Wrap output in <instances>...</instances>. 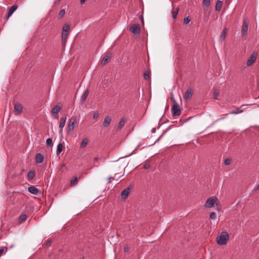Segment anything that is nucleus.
<instances>
[{
	"mask_svg": "<svg viewBox=\"0 0 259 259\" xmlns=\"http://www.w3.org/2000/svg\"><path fill=\"white\" fill-rule=\"evenodd\" d=\"M229 235L227 232H223L217 239V243L219 245H225L229 239Z\"/></svg>",
	"mask_w": 259,
	"mask_h": 259,
	"instance_id": "nucleus-1",
	"label": "nucleus"
},
{
	"mask_svg": "<svg viewBox=\"0 0 259 259\" xmlns=\"http://www.w3.org/2000/svg\"><path fill=\"white\" fill-rule=\"evenodd\" d=\"M77 122V118L76 116H72L69 120L67 126V132L70 133L72 132Z\"/></svg>",
	"mask_w": 259,
	"mask_h": 259,
	"instance_id": "nucleus-2",
	"label": "nucleus"
},
{
	"mask_svg": "<svg viewBox=\"0 0 259 259\" xmlns=\"http://www.w3.org/2000/svg\"><path fill=\"white\" fill-rule=\"evenodd\" d=\"M218 205V198L216 196H212L209 197L207 199L204 204V206L207 208H210L212 207L214 204Z\"/></svg>",
	"mask_w": 259,
	"mask_h": 259,
	"instance_id": "nucleus-3",
	"label": "nucleus"
},
{
	"mask_svg": "<svg viewBox=\"0 0 259 259\" xmlns=\"http://www.w3.org/2000/svg\"><path fill=\"white\" fill-rule=\"evenodd\" d=\"M249 21L247 19L243 21L241 28V35L243 39H246L247 37V31L248 28Z\"/></svg>",
	"mask_w": 259,
	"mask_h": 259,
	"instance_id": "nucleus-4",
	"label": "nucleus"
},
{
	"mask_svg": "<svg viewBox=\"0 0 259 259\" xmlns=\"http://www.w3.org/2000/svg\"><path fill=\"white\" fill-rule=\"evenodd\" d=\"M130 30L135 35H139L140 33V28L138 24H134L131 26Z\"/></svg>",
	"mask_w": 259,
	"mask_h": 259,
	"instance_id": "nucleus-5",
	"label": "nucleus"
},
{
	"mask_svg": "<svg viewBox=\"0 0 259 259\" xmlns=\"http://www.w3.org/2000/svg\"><path fill=\"white\" fill-rule=\"evenodd\" d=\"M171 113L173 116H179L181 114V109L179 104L173 105L171 108Z\"/></svg>",
	"mask_w": 259,
	"mask_h": 259,
	"instance_id": "nucleus-6",
	"label": "nucleus"
},
{
	"mask_svg": "<svg viewBox=\"0 0 259 259\" xmlns=\"http://www.w3.org/2000/svg\"><path fill=\"white\" fill-rule=\"evenodd\" d=\"M61 107H60L59 105H56L55 106L51 111V113L52 116H53L54 117H58V114L59 112L61 111Z\"/></svg>",
	"mask_w": 259,
	"mask_h": 259,
	"instance_id": "nucleus-7",
	"label": "nucleus"
},
{
	"mask_svg": "<svg viewBox=\"0 0 259 259\" xmlns=\"http://www.w3.org/2000/svg\"><path fill=\"white\" fill-rule=\"evenodd\" d=\"M14 110H15V114L18 115L21 113L23 110L22 105L19 103H15L14 104Z\"/></svg>",
	"mask_w": 259,
	"mask_h": 259,
	"instance_id": "nucleus-8",
	"label": "nucleus"
},
{
	"mask_svg": "<svg viewBox=\"0 0 259 259\" xmlns=\"http://www.w3.org/2000/svg\"><path fill=\"white\" fill-rule=\"evenodd\" d=\"M256 59V53H253L247 61V63H246L247 66H251L253 63H254V62L255 61Z\"/></svg>",
	"mask_w": 259,
	"mask_h": 259,
	"instance_id": "nucleus-9",
	"label": "nucleus"
},
{
	"mask_svg": "<svg viewBox=\"0 0 259 259\" xmlns=\"http://www.w3.org/2000/svg\"><path fill=\"white\" fill-rule=\"evenodd\" d=\"M66 119H67V116L66 115H64V116L61 117L60 118L59 128L60 129L61 132L62 131L63 128L65 125Z\"/></svg>",
	"mask_w": 259,
	"mask_h": 259,
	"instance_id": "nucleus-10",
	"label": "nucleus"
},
{
	"mask_svg": "<svg viewBox=\"0 0 259 259\" xmlns=\"http://www.w3.org/2000/svg\"><path fill=\"white\" fill-rule=\"evenodd\" d=\"M17 5H14L8 9V18H9L12 15V14L17 10Z\"/></svg>",
	"mask_w": 259,
	"mask_h": 259,
	"instance_id": "nucleus-11",
	"label": "nucleus"
},
{
	"mask_svg": "<svg viewBox=\"0 0 259 259\" xmlns=\"http://www.w3.org/2000/svg\"><path fill=\"white\" fill-rule=\"evenodd\" d=\"M192 94L193 93L192 90L191 89H188L184 96V99L185 100H190L192 98Z\"/></svg>",
	"mask_w": 259,
	"mask_h": 259,
	"instance_id": "nucleus-12",
	"label": "nucleus"
},
{
	"mask_svg": "<svg viewBox=\"0 0 259 259\" xmlns=\"http://www.w3.org/2000/svg\"><path fill=\"white\" fill-rule=\"evenodd\" d=\"M111 58V54L106 55L103 58V59L101 62V64L102 65H105L110 60Z\"/></svg>",
	"mask_w": 259,
	"mask_h": 259,
	"instance_id": "nucleus-13",
	"label": "nucleus"
},
{
	"mask_svg": "<svg viewBox=\"0 0 259 259\" xmlns=\"http://www.w3.org/2000/svg\"><path fill=\"white\" fill-rule=\"evenodd\" d=\"M130 191L131 190L130 188H127L123 190L121 193V198L123 199H125L129 195Z\"/></svg>",
	"mask_w": 259,
	"mask_h": 259,
	"instance_id": "nucleus-14",
	"label": "nucleus"
},
{
	"mask_svg": "<svg viewBox=\"0 0 259 259\" xmlns=\"http://www.w3.org/2000/svg\"><path fill=\"white\" fill-rule=\"evenodd\" d=\"M111 121V117L109 116H106L103 122V125L104 127H108L110 124Z\"/></svg>",
	"mask_w": 259,
	"mask_h": 259,
	"instance_id": "nucleus-15",
	"label": "nucleus"
},
{
	"mask_svg": "<svg viewBox=\"0 0 259 259\" xmlns=\"http://www.w3.org/2000/svg\"><path fill=\"white\" fill-rule=\"evenodd\" d=\"M28 190L30 193L34 195L37 194L39 192L38 189L35 186H33L28 187Z\"/></svg>",
	"mask_w": 259,
	"mask_h": 259,
	"instance_id": "nucleus-16",
	"label": "nucleus"
},
{
	"mask_svg": "<svg viewBox=\"0 0 259 259\" xmlns=\"http://www.w3.org/2000/svg\"><path fill=\"white\" fill-rule=\"evenodd\" d=\"M172 9L171 12L172 17L174 19H175L178 15L179 9V8H175L174 5H172Z\"/></svg>",
	"mask_w": 259,
	"mask_h": 259,
	"instance_id": "nucleus-17",
	"label": "nucleus"
},
{
	"mask_svg": "<svg viewBox=\"0 0 259 259\" xmlns=\"http://www.w3.org/2000/svg\"><path fill=\"white\" fill-rule=\"evenodd\" d=\"M44 159V156L40 153L36 154L35 156V160L37 163H40L42 162Z\"/></svg>",
	"mask_w": 259,
	"mask_h": 259,
	"instance_id": "nucleus-18",
	"label": "nucleus"
},
{
	"mask_svg": "<svg viewBox=\"0 0 259 259\" xmlns=\"http://www.w3.org/2000/svg\"><path fill=\"white\" fill-rule=\"evenodd\" d=\"M125 121H126L125 118H124L123 117L121 118L120 119V121L119 123V124L117 127V130H120L122 128L123 125H124Z\"/></svg>",
	"mask_w": 259,
	"mask_h": 259,
	"instance_id": "nucleus-19",
	"label": "nucleus"
},
{
	"mask_svg": "<svg viewBox=\"0 0 259 259\" xmlns=\"http://www.w3.org/2000/svg\"><path fill=\"white\" fill-rule=\"evenodd\" d=\"M68 34H66L65 33H62V42L64 47L66 45Z\"/></svg>",
	"mask_w": 259,
	"mask_h": 259,
	"instance_id": "nucleus-20",
	"label": "nucleus"
},
{
	"mask_svg": "<svg viewBox=\"0 0 259 259\" xmlns=\"http://www.w3.org/2000/svg\"><path fill=\"white\" fill-rule=\"evenodd\" d=\"M63 147L64 145L62 143H60L58 145L56 151V154L57 155H59L61 153V152L62 151Z\"/></svg>",
	"mask_w": 259,
	"mask_h": 259,
	"instance_id": "nucleus-21",
	"label": "nucleus"
},
{
	"mask_svg": "<svg viewBox=\"0 0 259 259\" xmlns=\"http://www.w3.org/2000/svg\"><path fill=\"white\" fill-rule=\"evenodd\" d=\"M89 90L87 89L85 92H84L83 94L82 95L81 97V101L82 102H84L86 99L87 98L89 94Z\"/></svg>",
	"mask_w": 259,
	"mask_h": 259,
	"instance_id": "nucleus-22",
	"label": "nucleus"
},
{
	"mask_svg": "<svg viewBox=\"0 0 259 259\" xmlns=\"http://www.w3.org/2000/svg\"><path fill=\"white\" fill-rule=\"evenodd\" d=\"M223 5V2L221 1H218L215 5V10L217 11H220Z\"/></svg>",
	"mask_w": 259,
	"mask_h": 259,
	"instance_id": "nucleus-23",
	"label": "nucleus"
},
{
	"mask_svg": "<svg viewBox=\"0 0 259 259\" xmlns=\"http://www.w3.org/2000/svg\"><path fill=\"white\" fill-rule=\"evenodd\" d=\"M89 143V139L87 138H84L80 144V148H84Z\"/></svg>",
	"mask_w": 259,
	"mask_h": 259,
	"instance_id": "nucleus-24",
	"label": "nucleus"
},
{
	"mask_svg": "<svg viewBox=\"0 0 259 259\" xmlns=\"http://www.w3.org/2000/svg\"><path fill=\"white\" fill-rule=\"evenodd\" d=\"M70 29L69 25L67 24H64L63 27L62 33H65L66 34H68L69 30Z\"/></svg>",
	"mask_w": 259,
	"mask_h": 259,
	"instance_id": "nucleus-25",
	"label": "nucleus"
},
{
	"mask_svg": "<svg viewBox=\"0 0 259 259\" xmlns=\"http://www.w3.org/2000/svg\"><path fill=\"white\" fill-rule=\"evenodd\" d=\"M203 7H204V10H207L210 5V0H203Z\"/></svg>",
	"mask_w": 259,
	"mask_h": 259,
	"instance_id": "nucleus-26",
	"label": "nucleus"
},
{
	"mask_svg": "<svg viewBox=\"0 0 259 259\" xmlns=\"http://www.w3.org/2000/svg\"><path fill=\"white\" fill-rule=\"evenodd\" d=\"M35 176V173L34 171H29L27 174V179L29 180H32Z\"/></svg>",
	"mask_w": 259,
	"mask_h": 259,
	"instance_id": "nucleus-27",
	"label": "nucleus"
},
{
	"mask_svg": "<svg viewBox=\"0 0 259 259\" xmlns=\"http://www.w3.org/2000/svg\"><path fill=\"white\" fill-rule=\"evenodd\" d=\"M27 219V215L26 214H22L20 215L19 218V223L21 224L23 223Z\"/></svg>",
	"mask_w": 259,
	"mask_h": 259,
	"instance_id": "nucleus-28",
	"label": "nucleus"
},
{
	"mask_svg": "<svg viewBox=\"0 0 259 259\" xmlns=\"http://www.w3.org/2000/svg\"><path fill=\"white\" fill-rule=\"evenodd\" d=\"M227 29L224 28V29L223 30V31L222 32V34L220 36L221 40H223L225 39L226 34H227Z\"/></svg>",
	"mask_w": 259,
	"mask_h": 259,
	"instance_id": "nucleus-29",
	"label": "nucleus"
},
{
	"mask_svg": "<svg viewBox=\"0 0 259 259\" xmlns=\"http://www.w3.org/2000/svg\"><path fill=\"white\" fill-rule=\"evenodd\" d=\"M243 112V110L242 109H236L234 110H232L230 112V114H237L239 113H241Z\"/></svg>",
	"mask_w": 259,
	"mask_h": 259,
	"instance_id": "nucleus-30",
	"label": "nucleus"
},
{
	"mask_svg": "<svg viewBox=\"0 0 259 259\" xmlns=\"http://www.w3.org/2000/svg\"><path fill=\"white\" fill-rule=\"evenodd\" d=\"M77 182H78L77 178L74 177L70 181V186L72 187L75 186L77 184Z\"/></svg>",
	"mask_w": 259,
	"mask_h": 259,
	"instance_id": "nucleus-31",
	"label": "nucleus"
},
{
	"mask_svg": "<svg viewBox=\"0 0 259 259\" xmlns=\"http://www.w3.org/2000/svg\"><path fill=\"white\" fill-rule=\"evenodd\" d=\"M219 91L217 90H215L214 91H213V99H218V97H219Z\"/></svg>",
	"mask_w": 259,
	"mask_h": 259,
	"instance_id": "nucleus-32",
	"label": "nucleus"
},
{
	"mask_svg": "<svg viewBox=\"0 0 259 259\" xmlns=\"http://www.w3.org/2000/svg\"><path fill=\"white\" fill-rule=\"evenodd\" d=\"M46 144L48 146H53V143L52 142V140L51 138L47 139L46 141Z\"/></svg>",
	"mask_w": 259,
	"mask_h": 259,
	"instance_id": "nucleus-33",
	"label": "nucleus"
},
{
	"mask_svg": "<svg viewBox=\"0 0 259 259\" xmlns=\"http://www.w3.org/2000/svg\"><path fill=\"white\" fill-rule=\"evenodd\" d=\"M7 251V247H3L0 249V256H1L3 254L5 253Z\"/></svg>",
	"mask_w": 259,
	"mask_h": 259,
	"instance_id": "nucleus-34",
	"label": "nucleus"
},
{
	"mask_svg": "<svg viewBox=\"0 0 259 259\" xmlns=\"http://www.w3.org/2000/svg\"><path fill=\"white\" fill-rule=\"evenodd\" d=\"M144 77L145 79H148L150 78V73L149 71H145L144 72Z\"/></svg>",
	"mask_w": 259,
	"mask_h": 259,
	"instance_id": "nucleus-35",
	"label": "nucleus"
},
{
	"mask_svg": "<svg viewBox=\"0 0 259 259\" xmlns=\"http://www.w3.org/2000/svg\"><path fill=\"white\" fill-rule=\"evenodd\" d=\"M216 217H217V215L214 212H211L210 213L209 218L211 220L215 219Z\"/></svg>",
	"mask_w": 259,
	"mask_h": 259,
	"instance_id": "nucleus-36",
	"label": "nucleus"
},
{
	"mask_svg": "<svg viewBox=\"0 0 259 259\" xmlns=\"http://www.w3.org/2000/svg\"><path fill=\"white\" fill-rule=\"evenodd\" d=\"M170 99V101L172 102L173 105L178 104V103H177V102L176 101L174 97L172 95L171 96Z\"/></svg>",
	"mask_w": 259,
	"mask_h": 259,
	"instance_id": "nucleus-37",
	"label": "nucleus"
},
{
	"mask_svg": "<svg viewBox=\"0 0 259 259\" xmlns=\"http://www.w3.org/2000/svg\"><path fill=\"white\" fill-rule=\"evenodd\" d=\"M65 14V11L64 9H62L61 10L59 13V16L61 18H62V17H63L64 16Z\"/></svg>",
	"mask_w": 259,
	"mask_h": 259,
	"instance_id": "nucleus-38",
	"label": "nucleus"
},
{
	"mask_svg": "<svg viewBox=\"0 0 259 259\" xmlns=\"http://www.w3.org/2000/svg\"><path fill=\"white\" fill-rule=\"evenodd\" d=\"M190 20L191 19L189 18V17H186L184 19V22L185 24H188L190 22Z\"/></svg>",
	"mask_w": 259,
	"mask_h": 259,
	"instance_id": "nucleus-39",
	"label": "nucleus"
},
{
	"mask_svg": "<svg viewBox=\"0 0 259 259\" xmlns=\"http://www.w3.org/2000/svg\"><path fill=\"white\" fill-rule=\"evenodd\" d=\"M99 117V113L98 111H95L93 114V118L96 119Z\"/></svg>",
	"mask_w": 259,
	"mask_h": 259,
	"instance_id": "nucleus-40",
	"label": "nucleus"
},
{
	"mask_svg": "<svg viewBox=\"0 0 259 259\" xmlns=\"http://www.w3.org/2000/svg\"><path fill=\"white\" fill-rule=\"evenodd\" d=\"M231 159H226L225 160L224 163L226 165H229L231 163Z\"/></svg>",
	"mask_w": 259,
	"mask_h": 259,
	"instance_id": "nucleus-41",
	"label": "nucleus"
},
{
	"mask_svg": "<svg viewBox=\"0 0 259 259\" xmlns=\"http://www.w3.org/2000/svg\"><path fill=\"white\" fill-rule=\"evenodd\" d=\"M116 174L115 175L114 177H110L108 178V183H111V179H113V180H116V181L118 180V179H116Z\"/></svg>",
	"mask_w": 259,
	"mask_h": 259,
	"instance_id": "nucleus-42",
	"label": "nucleus"
},
{
	"mask_svg": "<svg viewBox=\"0 0 259 259\" xmlns=\"http://www.w3.org/2000/svg\"><path fill=\"white\" fill-rule=\"evenodd\" d=\"M94 161H95L94 164V166H97L98 165L96 164L95 162L98 161V157H96L94 158Z\"/></svg>",
	"mask_w": 259,
	"mask_h": 259,
	"instance_id": "nucleus-43",
	"label": "nucleus"
},
{
	"mask_svg": "<svg viewBox=\"0 0 259 259\" xmlns=\"http://www.w3.org/2000/svg\"><path fill=\"white\" fill-rule=\"evenodd\" d=\"M255 190H259V183L257 185H256L254 188Z\"/></svg>",
	"mask_w": 259,
	"mask_h": 259,
	"instance_id": "nucleus-44",
	"label": "nucleus"
},
{
	"mask_svg": "<svg viewBox=\"0 0 259 259\" xmlns=\"http://www.w3.org/2000/svg\"><path fill=\"white\" fill-rule=\"evenodd\" d=\"M124 250L125 252H127L128 251V250H129L128 247V246H125L124 248Z\"/></svg>",
	"mask_w": 259,
	"mask_h": 259,
	"instance_id": "nucleus-45",
	"label": "nucleus"
},
{
	"mask_svg": "<svg viewBox=\"0 0 259 259\" xmlns=\"http://www.w3.org/2000/svg\"><path fill=\"white\" fill-rule=\"evenodd\" d=\"M51 240H47L46 242V245H49L51 244Z\"/></svg>",
	"mask_w": 259,
	"mask_h": 259,
	"instance_id": "nucleus-46",
	"label": "nucleus"
},
{
	"mask_svg": "<svg viewBox=\"0 0 259 259\" xmlns=\"http://www.w3.org/2000/svg\"><path fill=\"white\" fill-rule=\"evenodd\" d=\"M85 1L86 0H80V4L81 5L85 3Z\"/></svg>",
	"mask_w": 259,
	"mask_h": 259,
	"instance_id": "nucleus-47",
	"label": "nucleus"
},
{
	"mask_svg": "<svg viewBox=\"0 0 259 259\" xmlns=\"http://www.w3.org/2000/svg\"><path fill=\"white\" fill-rule=\"evenodd\" d=\"M151 132H152V133H155V132H156V128H154H154H153L152 129V130H151Z\"/></svg>",
	"mask_w": 259,
	"mask_h": 259,
	"instance_id": "nucleus-48",
	"label": "nucleus"
},
{
	"mask_svg": "<svg viewBox=\"0 0 259 259\" xmlns=\"http://www.w3.org/2000/svg\"><path fill=\"white\" fill-rule=\"evenodd\" d=\"M162 136V135H161L154 143V144L157 143L158 142H159L160 139L161 138V137Z\"/></svg>",
	"mask_w": 259,
	"mask_h": 259,
	"instance_id": "nucleus-49",
	"label": "nucleus"
},
{
	"mask_svg": "<svg viewBox=\"0 0 259 259\" xmlns=\"http://www.w3.org/2000/svg\"><path fill=\"white\" fill-rule=\"evenodd\" d=\"M149 167V165H148V164H145L144 165V168H146V169H147V168H148Z\"/></svg>",
	"mask_w": 259,
	"mask_h": 259,
	"instance_id": "nucleus-50",
	"label": "nucleus"
},
{
	"mask_svg": "<svg viewBox=\"0 0 259 259\" xmlns=\"http://www.w3.org/2000/svg\"><path fill=\"white\" fill-rule=\"evenodd\" d=\"M141 20H142V21L143 22H144V19H143V17H141Z\"/></svg>",
	"mask_w": 259,
	"mask_h": 259,
	"instance_id": "nucleus-51",
	"label": "nucleus"
},
{
	"mask_svg": "<svg viewBox=\"0 0 259 259\" xmlns=\"http://www.w3.org/2000/svg\"><path fill=\"white\" fill-rule=\"evenodd\" d=\"M57 2H59L60 0H56Z\"/></svg>",
	"mask_w": 259,
	"mask_h": 259,
	"instance_id": "nucleus-52",
	"label": "nucleus"
}]
</instances>
